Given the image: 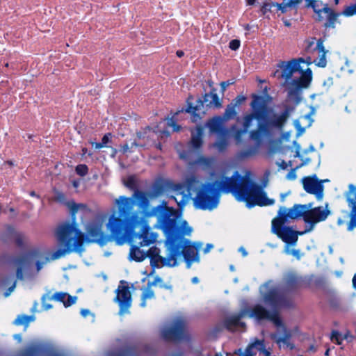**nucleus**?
I'll use <instances>...</instances> for the list:
<instances>
[{"mask_svg":"<svg viewBox=\"0 0 356 356\" xmlns=\"http://www.w3.org/2000/svg\"><path fill=\"white\" fill-rule=\"evenodd\" d=\"M116 204L118 215L113 213L106 224L109 234L104 232L101 222H89L86 234L78 228L75 220L72 222H66L60 225L56 234L60 248L52 254V259H58L74 251L81 252L85 241L88 243H97L100 246H104L110 241H115L118 245L124 244L129 235H134V229L137 225H141L142 220L136 213L130 216L134 207V200L132 199L120 196L116 200Z\"/></svg>","mask_w":356,"mask_h":356,"instance_id":"nucleus-1","label":"nucleus"},{"mask_svg":"<svg viewBox=\"0 0 356 356\" xmlns=\"http://www.w3.org/2000/svg\"><path fill=\"white\" fill-rule=\"evenodd\" d=\"M220 192L231 193L236 200L245 202L248 208L275 203L273 199L267 197L261 186L235 172L230 177L203 185L194 199L195 206L202 210H212L218 204Z\"/></svg>","mask_w":356,"mask_h":356,"instance_id":"nucleus-2","label":"nucleus"},{"mask_svg":"<svg viewBox=\"0 0 356 356\" xmlns=\"http://www.w3.org/2000/svg\"><path fill=\"white\" fill-rule=\"evenodd\" d=\"M146 216H156L157 225L164 234L170 235L172 251L175 252V259L183 256L188 268L194 261H199L198 254L199 245H195L184 236L190 235L192 228L188 226L186 220H183L180 224L178 211L172 207H168V202H162L155 207L149 212H146Z\"/></svg>","mask_w":356,"mask_h":356,"instance_id":"nucleus-3","label":"nucleus"},{"mask_svg":"<svg viewBox=\"0 0 356 356\" xmlns=\"http://www.w3.org/2000/svg\"><path fill=\"white\" fill-rule=\"evenodd\" d=\"M251 98L250 106L252 112L244 115L242 128L236 131L235 138L240 140L248 131L255 119L258 121L257 128L250 131L249 137L259 146L264 138L270 137L275 131H282L290 115V110L286 107L280 114L273 113L268 115V107L265 97L252 93Z\"/></svg>","mask_w":356,"mask_h":356,"instance_id":"nucleus-4","label":"nucleus"},{"mask_svg":"<svg viewBox=\"0 0 356 356\" xmlns=\"http://www.w3.org/2000/svg\"><path fill=\"white\" fill-rule=\"evenodd\" d=\"M303 58H293L289 61H280L277 67L281 69V77L284 79V85L288 89V97L296 105L302 100V90L307 88L312 81V71L310 68L304 70L300 66L305 63Z\"/></svg>","mask_w":356,"mask_h":356,"instance_id":"nucleus-5","label":"nucleus"},{"mask_svg":"<svg viewBox=\"0 0 356 356\" xmlns=\"http://www.w3.org/2000/svg\"><path fill=\"white\" fill-rule=\"evenodd\" d=\"M193 101L194 96L189 95L186 100V107L176 113L178 114L179 112H186L190 114L191 120L193 123L199 122L208 109L220 108L222 106V100L219 98L214 88L211 89L209 92H206L202 97L198 98L195 104Z\"/></svg>","mask_w":356,"mask_h":356,"instance_id":"nucleus-6","label":"nucleus"},{"mask_svg":"<svg viewBox=\"0 0 356 356\" xmlns=\"http://www.w3.org/2000/svg\"><path fill=\"white\" fill-rule=\"evenodd\" d=\"M141 218V225H138L134 229V235H129L127 241H134L137 239L138 245H131L130 248L129 257L130 259L137 262L143 261L147 258V254L143 250L140 249V247L147 246L155 241V237L152 233H149V227L146 224L145 218Z\"/></svg>","mask_w":356,"mask_h":356,"instance_id":"nucleus-7","label":"nucleus"},{"mask_svg":"<svg viewBox=\"0 0 356 356\" xmlns=\"http://www.w3.org/2000/svg\"><path fill=\"white\" fill-rule=\"evenodd\" d=\"M161 336L165 341H189L190 336L188 333L186 319L180 316L174 318L169 326L162 330Z\"/></svg>","mask_w":356,"mask_h":356,"instance_id":"nucleus-8","label":"nucleus"},{"mask_svg":"<svg viewBox=\"0 0 356 356\" xmlns=\"http://www.w3.org/2000/svg\"><path fill=\"white\" fill-rule=\"evenodd\" d=\"M125 185L129 188H130L131 190H134V193L132 195V197L130 198L132 199L133 200H134V205L137 204L138 206L139 212H136V213H138L140 217L149 218L150 216H146V215H145L146 212H145V210L147 213V212L152 211L155 207H154L152 209H149V201L148 197L147 195V193L145 192H143L142 191H139L138 189H137L136 181L134 177H129L127 179V180L125 183ZM133 213H135V212L133 211V209H132L131 212L130 213V216Z\"/></svg>","mask_w":356,"mask_h":356,"instance_id":"nucleus-9","label":"nucleus"},{"mask_svg":"<svg viewBox=\"0 0 356 356\" xmlns=\"http://www.w3.org/2000/svg\"><path fill=\"white\" fill-rule=\"evenodd\" d=\"M286 222L273 218L272 220V232L288 245H294L298 239V235L306 232L295 231L291 227L284 226Z\"/></svg>","mask_w":356,"mask_h":356,"instance_id":"nucleus-10","label":"nucleus"},{"mask_svg":"<svg viewBox=\"0 0 356 356\" xmlns=\"http://www.w3.org/2000/svg\"><path fill=\"white\" fill-rule=\"evenodd\" d=\"M312 203L307 204L306 214L305 216V222L309 225V227L306 228L304 231V232L307 233L311 232L316 223L325 220L330 214V211L327 208L323 209L322 207L312 208ZM326 207H327V204H326Z\"/></svg>","mask_w":356,"mask_h":356,"instance_id":"nucleus-11","label":"nucleus"},{"mask_svg":"<svg viewBox=\"0 0 356 356\" xmlns=\"http://www.w3.org/2000/svg\"><path fill=\"white\" fill-rule=\"evenodd\" d=\"M284 288L288 292H296L302 288L309 286V280L307 277L300 275L296 271L286 272L282 279Z\"/></svg>","mask_w":356,"mask_h":356,"instance_id":"nucleus-12","label":"nucleus"},{"mask_svg":"<svg viewBox=\"0 0 356 356\" xmlns=\"http://www.w3.org/2000/svg\"><path fill=\"white\" fill-rule=\"evenodd\" d=\"M307 204H295L291 208L287 209L281 207L277 212V216L275 218L288 222L289 220H296L302 218L305 221Z\"/></svg>","mask_w":356,"mask_h":356,"instance_id":"nucleus-13","label":"nucleus"},{"mask_svg":"<svg viewBox=\"0 0 356 356\" xmlns=\"http://www.w3.org/2000/svg\"><path fill=\"white\" fill-rule=\"evenodd\" d=\"M116 296L114 301L119 305V315L129 314L132 305L131 293L128 286H119L115 291Z\"/></svg>","mask_w":356,"mask_h":356,"instance_id":"nucleus-14","label":"nucleus"},{"mask_svg":"<svg viewBox=\"0 0 356 356\" xmlns=\"http://www.w3.org/2000/svg\"><path fill=\"white\" fill-rule=\"evenodd\" d=\"M165 236V245L167 248L168 254L166 257H163L160 254L150 260V266L153 268H161L162 266L173 267L177 264V261L175 259V252L172 251L171 243L170 242V235L164 234Z\"/></svg>","mask_w":356,"mask_h":356,"instance_id":"nucleus-15","label":"nucleus"},{"mask_svg":"<svg viewBox=\"0 0 356 356\" xmlns=\"http://www.w3.org/2000/svg\"><path fill=\"white\" fill-rule=\"evenodd\" d=\"M323 180H318L316 175L312 177H305L302 179L304 190L309 193L315 195L318 200H322L323 197Z\"/></svg>","mask_w":356,"mask_h":356,"instance_id":"nucleus-16","label":"nucleus"},{"mask_svg":"<svg viewBox=\"0 0 356 356\" xmlns=\"http://www.w3.org/2000/svg\"><path fill=\"white\" fill-rule=\"evenodd\" d=\"M197 182L195 177L191 176L186 179L184 183L177 184L175 186V190L181 195V200L179 201H177V198L174 197L179 209H182L186 204V195L184 194V192L186 191L190 194L191 192L193 191Z\"/></svg>","mask_w":356,"mask_h":356,"instance_id":"nucleus-17","label":"nucleus"},{"mask_svg":"<svg viewBox=\"0 0 356 356\" xmlns=\"http://www.w3.org/2000/svg\"><path fill=\"white\" fill-rule=\"evenodd\" d=\"M264 301L273 308L281 306H287L289 300L281 294L276 289L268 291L264 295Z\"/></svg>","mask_w":356,"mask_h":356,"instance_id":"nucleus-18","label":"nucleus"},{"mask_svg":"<svg viewBox=\"0 0 356 356\" xmlns=\"http://www.w3.org/2000/svg\"><path fill=\"white\" fill-rule=\"evenodd\" d=\"M355 191L356 186L352 184H350L348 186V191L346 194L347 202H348L349 206L351 207L350 212V220L348 223L347 227L348 231H352L355 227H356V194L355 197H350V195Z\"/></svg>","mask_w":356,"mask_h":356,"instance_id":"nucleus-19","label":"nucleus"},{"mask_svg":"<svg viewBox=\"0 0 356 356\" xmlns=\"http://www.w3.org/2000/svg\"><path fill=\"white\" fill-rule=\"evenodd\" d=\"M244 315V312L241 311L236 314L227 317L222 322L223 326L231 332H236L239 327H245V323L241 321Z\"/></svg>","mask_w":356,"mask_h":356,"instance_id":"nucleus-20","label":"nucleus"},{"mask_svg":"<svg viewBox=\"0 0 356 356\" xmlns=\"http://www.w3.org/2000/svg\"><path fill=\"white\" fill-rule=\"evenodd\" d=\"M39 254L38 250H29L26 254L17 257L13 259L15 265L17 266L16 269V277L18 280L24 279L23 266L28 259L37 257Z\"/></svg>","mask_w":356,"mask_h":356,"instance_id":"nucleus-21","label":"nucleus"},{"mask_svg":"<svg viewBox=\"0 0 356 356\" xmlns=\"http://www.w3.org/2000/svg\"><path fill=\"white\" fill-rule=\"evenodd\" d=\"M206 127L209 129L211 134L223 136L227 133V130L224 126L223 119L219 115L209 119L206 122Z\"/></svg>","mask_w":356,"mask_h":356,"instance_id":"nucleus-22","label":"nucleus"},{"mask_svg":"<svg viewBox=\"0 0 356 356\" xmlns=\"http://www.w3.org/2000/svg\"><path fill=\"white\" fill-rule=\"evenodd\" d=\"M283 335L281 336L277 333H273L270 334V338L280 347L281 344H284L286 348L293 350L295 348L293 343L290 342L291 338V332L286 326H284Z\"/></svg>","mask_w":356,"mask_h":356,"instance_id":"nucleus-23","label":"nucleus"},{"mask_svg":"<svg viewBox=\"0 0 356 356\" xmlns=\"http://www.w3.org/2000/svg\"><path fill=\"white\" fill-rule=\"evenodd\" d=\"M45 352V346L40 344H31L19 350L16 356H43Z\"/></svg>","mask_w":356,"mask_h":356,"instance_id":"nucleus-24","label":"nucleus"},{"mask_svg":"<svg viewBox=\"0 0 356 356\" xmlns=\"http://www.w3.org/2000/svg\"><path fill=\"white\" fill-rule=\"evenodd\" d=\"M56 201L60 202V203H65L67 207L70 209L71 216L72 218V221L75 220V215L78 212L79 209L80 208H86V205L83 204H77L74 201H69L67 202H65L66 197L64 193H58L56 196Z\"/></svg>","mask_w":356,"mask_h":356,"instance_id":"nucleus-25","label":"nucleus"},{"mask_svg":"<svg viewBox=\"0 0 356 356\" xmlns=\"http://www.w3.org/2000/svg\"><path fill=\"white\" fill-rule=\"evenodd\" d=\"M305 1L306 3L305 7L307 8H312L313 11L316 13V21L322 22L324 19V17L322 16V14L324 13L323 9L325 8V4H323V2L319 0Z\"/></svg>","mask_w":356,"mask_h":356,"instance_id":"nucleus-26","label":"nucleus"},{"mask_svg":"<svg viewBox=\"0 0 356 356\" xmlns=\"http://www.w3.org/2000/svg\"><path fill=\"white\" fill-rule=\"evenodd\" d=\"M250 317L254 318L256 320L261 321L268 320L270 312L259 304L254 305L250 309Z\"/></svg>","mask_w":356,"mask_h":356,"instance_id":"nucleus-27","label":"nucleus"},{"mask_svg":"<svg viewBox=\"0 0 356 356\" xmlns=\"http://www.w3.org/2000/svg\"><path fill=\"white\" fill-rule=\"evenodd\" d=\"M203 134H204V129L201 125H197L196 127L195 132L192 131L190 144H191V146L193 149H199L202 146Z\"/></svg>","mask_w":356,"mask_h":356,"instance_id":"nucleus-28","label":"nucleus"},{"mask_svg":"<svg viewBox=\"0 0 356 356\" xmlns=\"http://www.w3.org/2000/svg\"><path fill=\"white\" fill-rule=\"evenodd\" d=\"M324 14L326 15L327 20L324 24V27L334 28L335 23L337 20V17L339 15V13H335L332 8H330L327 4H325V8L323 9Z\"/></svg>","mask_w":356,"mask_h":356,"instance_id":"nucleus-29","label":"nucleus"},{"mask_svg":"<svg viewBox=\"0 0 356 356\" xmlns=\"http://www.w3.org/2000/svg\"><path fill=\"white\" fill-rule=\"evenodd\" d=\"M108 356H139L135 346H127L118 351L109 353Z\"/></svg>","mask_w":356,"mask_h":356,"instance_id":"nucleus-30","label":"nucleus"},{"mask_svg":"<svg viewBox=\"0 0 356 356\" xmlns=\"http://www.w3.org/2000/svg\"><path fill=\"white\" fill-rule=\"evenodd\" d=\"M35 320L34 316H28V315H19L17 318L14 321V324L16 325H24L25 327H27L29 323L31 321H33Z\"/></svg>","mask_w":356,"mask_h":356,"instance_id":"nucleus-31","label":"nucleus"},{"mask_svg":"<svg viewBox=\"0 0 356 356\" xmlns=\"http://www.w3.org/2000/svg\"><path fill=\"white\" fill-rule=\"evenodd\" d=\"M268 320L272 321L275 324V326L281 327L282 330H284V326H285V325L283 324V322H282L281 318L280 317L278 313L276 311L273 312H270L269 318H268Z\"/></svg>","mask_w":356,"mask_h":356,"instance_id":"nucleus-32","label":"nucleus"},{"mask_svg":"<svg viewBox=\"0 0 356 356\" xmlns=\"http://www.w3.org/2000/svg\"><path fill=\"white\" fill-rule=\"evenodd\" d=\"M150 288L151 287H148L147 286V289L142 294L140 306L143 307L146 306L147 299L152 298L154 296V293Z\"/></svg>","mask_w":356,"mask_h":356,"instance_id":"nucleus-33","label":"nucleus"},{"mask_svg":"<svg viewBox=\"0 0 356 356\" xmlns=\"http://www.w3.org/2000/svg\"><path fill=\"white\" fill-rule=\"evenodd\" d=\"M256 152L257 148L255 147H250L239 152L238 156L240 159H245L254 155Z\"/></svg>","mask_w":356,"mask_h":356,"instance_id":"nucleus-34","label":"nucleus"},{"mask_svg":"<svg viewBox=\"0 0 356 356\" xmlns=\"http://www.w3.org/2000/svg\"><path fill=\"white\" fill-rule=\"evenodd\" d=\"M275 8V3L273 2L271 0H267L263 3L261 12L262 15H266L268 12H273L272 8Z\"/></svg>","mask_w":356,"mask_h":356,"instance_id":"nucleus-35","label":"nucleus"},{"mask_svg":"<svg viewBox=\"0 0 356 356\" xmlns=\"http://www.w3.org/2000/svg\"><path fill=\"white\" fill-rule=\"evenodd\" d=\"M255 344H257V350L265 356H270V352L266 348V346L264 341L263 340H257L255 341Z\"/></svg>","mask_w":356,"mask_h":356,"instance_id":"nucleus-36","label":"nucleus"},{"mask_svg":"<svg viewBox=\"0 0 356 356\" xmlns=\"http://www.w3.org/2000/svg\"><path fill=\"white\" fill-rule=\"evenodd\" d=\"M330 339L332 342L341 345L343 341L342 334L337 330H332L330 335Z\"/></svg>","mask_w":356,"mask_h":356,"instance_id":"nucleus-37","label":"nucleus"},{"mask_svg":"<svg viewBox=\"0 0 356 356\" xmlns=\"http://www.w3.org/2000/svg\"><path fill=\"white\" fill-rule=\"evenodd\" d=\"M25 239H26V237L22 233H16L15 235V244L18 248H19L21 249H24L25 248V243H24Z\"/></svg>","mask_w":356,"mask_h":356,"instance_id":"nucleus-38","label":"nucleus"},{"mask_svg":"<svg viewBox=\"0 0 356 356\" xmlns=\"http://www.w3.org/2000/svg\"><path fill=\"white\" fill-rule=\"evenodd\" d=\"M236 115V107L232 105L231 103L227 105L225 111V116L228 118H232Z\"/></svg>","mask_w":356,"mask_h":356,"instance_id":"nucleus-39","label":"nucleus"},{"mask_svg":"<svg viewBox=\"0 0 356 356\" xmlns=\"http://www.w3.org/2000/svg\"><path fill=\"white\" fill-rule=\"evenodd\" d=\"M67 296L65 292H56L51 297H48V300H54L64 304L65 298Z\"/></svg>","mask_w":356,"mask_h":356,"instance_id":"nucleus-40","label":"nucleus"},{"mask_svg":"<svg viewBox=\"0 0 356 356\" xmlns=\"http://www.w3.org/2000/svg\"><path fill=\"white\" fill-rule=\"evenodd\" d=\"M214 146L219 152H224L227 146V142L225 138H220L214 143Z\"/></svg>","mask_w":356,"mask_h":356,"instance_id":"nucleus-41","label":"nucleus"},{"mask_svg":"<svg viewBox=\"0 0 356 356\" xmlns=\"http://www.w3.org/2000/svg\"><path fill=\"white\" fill-rule=\"evenodd\" d=\"M160 252L161 251L159 248H157L156 246H152L146 252L147 257H148L151 260L152 259H154L156 257H157L158 255H159Z\"/></svg>","mask_w":356,"mask_h":356,"instance_id":"nucleus-42","label":"nucleus"},{"mask_svg":"<svg viewBox=\"0 0 356 356\" xmlns=\"http://www.w3.org/2000/svg\"><path fill=\"white\" fill-rule=\"evenodd\" d=\"M75 171L79 176L84 177L88 172V168L86 164H79L76 165Z\"/></svg>","mask_w":356,"mask_h":356,"instance_id":"nucleus-43","label":"nucleus"},{"mask_svg":"<svg viewBox=\"0 0 356 356\" xmlns=\"http://www.w3.org/2000/svg\"><path fill=\"white\" fill-rule=\"evenodd\" d=\"M247 99V97L243 95H237L234 99H232L231 104L235 107H238L243 104Z\"/></svg>","mask_w":356,"mask_h":356,"instance_id":"nucleus-44","label":"nucleus"},{"mask_svg":"<svg viewBox=\"0 0 356 356\" xmlns=\"http://www.w3.org/2000/svg\"><path fill=\"white\" fill-rule=\"evenodd\" d=\"M288 8H291V6L289 5V1L282 3H275V10L277 12L280 10L282 13H285L287 12Z\"/></svg>","mask_w":356,"mask_h":356,"instance_id":"nucleus-45","label":"nucleus"},{"mask_svg":"<svg viewBox=\"0 0 356 356\" xmlns=\"http://www.w3.org/2000/svg\"><path fill=\"white\" fill-rule=\"evenodd\" d=\"M66 298H67V299L65 298V300L64 302V306L65 307H70L71 305H74L77 300L76 296H72L69 294H67Z\"/></svg>","mask_w":356,"mask_h":356,"instance_id":"nucleus-46","label":"nucleus"},{"mask_svg":"<svg viewBox=\"0 0 356 356\" xmlns=\"http://www.w3.org/2000/svg\"><path fill=\"white\" fill-rule=\"evenodd\" d=\"M152 130V128L149 126H147L143 129V131H140L136 132V136L138 139H144L146 138V134L147 132H150Z\"/></svg>","mask_w":356,"mask_h":356,"instance_id":"nucleus-47","label":"nucleus"},{"mask_svg":"<svg viewBox=\"0 0 356 356\" xmlns=\"http://www.w3.org/2000/svg\"><path fill=\"white\" fill-rule=\"evenodd\" d=\"M241 45V42L239 40L234 39L232 40L229 43V47L234 51H236L239 49Z\"/></svg>","mask_w":356,"mask_h":356,"instance_id":"nucleus-48","label":"nucleus"},{"mask_svg":"<svg viewBox=\"0 0 356 356\" xmlns=\"http://www.w3.org/2000/svg\"><path fill=\"white\" fill-rule=\"evenodd\" d=\"M255 347L257 348V344H255V342L249 345L245 351V354L243 355L244 356H254L256 353L252 352V348Z\"/></svg>","mask_w":356,"mask_h":356,"instance_id":"nucleus-49","label":"nucleus"},{"mask_svg":"<svg viewBox=\"0 0 356 356\" xmlns=\"http://www.w3.org/2000/svg\"><path fill=\"white\" fill-rule=\"evenodd\" d=\"M235 81L234 80H227L226 81H222L220 84L221 88V92L223 93L228 86L233 85Z\"/></svg>","mask_w":356,"mask_h":356,"instance_id":"nucleus-50","label":"nucleus"},{"mask_svg":"<svg viewBox=\"0 0 356 356\" xmlns=\"http://www.w3.org/2000/svg\"><path fill=\"white\" fill-rule=\"evenodd\" d=\"M48 297L49 296H47V295H44L41 298L42 307L44 310H48V309L52 308L51 305L46 303V300L48 299Z\"/></svg>","mask_w":356,"mask_h":356,"instance_id":"nucleus-51","label":"nucleus"},{"mask_svg":"<svg viewBox=\"0 0 356 356\" xmlns=\"http://www.w3.org/2000/svg\"><path fill=\"white\" fill-rule=\"evenodd\" d=\"M326 54L322 53V55L320 57L319 61L317 63V65L321 67H325L327 65V60L325 58Z\"/></svg>","mask_w":356,"mask_h":356,"instance_id":"nucleus-52","label":"nucleus"},{"mask_svg":"<svg viewBox=\"0 0 356 356\" xmlns=\"http://www.w3.org/2000/svg\"><path fill=\"white\" fill-rule=\"evenodd\" d=\"M111 133H107L102 137L101 143L104 147H106V144L111 141Z\"/></svg>","mask_w":356,"mask_h":356,"instance_id":"nucleus-53","label":"nucleus"},{"mask_svg":"<svg viewBox=\"0 0 356 356\" xmlns=\"http://www.w3.org/2000/svg\"><path fill=\"white\" fill-rule=\"evenodd\" d=\"M316 49L319 51V52L326 54L327 52L325 50V47L323 45V41L318 40L316 44Z\"/></svg>","mask_w":356,"mask_h":356,"instance_id":"nucleus-54","label":"nucleus"},{"mask_svg":"<svg viewBox=\"0 0 356 356\" xmlns=\"http://www.w3.org/2000/svg\"><path fill=\"white\" fill-rule=\"evenodd\" d=\"M302 1V0H289V5H290L291 8H295L296 9V6Z\"/></svg>","mask_w":356,"mask_h":356,"instance_id":"nucleus-55","label":"nucleus"},{"mask_svg":"<svg viewBox=\"0 0 356 356\" xmlns=\"http://www.w3.org/2000/svg\"><path fill=\"white\" fill-rule=\"evenodd\" d=\"M343 340L346 339L348 341H350L353 339V336L350 334L349 331H347L343 335H342Z\"/></svg>","mask_w":356,"mask_h":356,"instance_id":"nucleus-56","label":"nucleus"},{"mask_svg":"<svg viewBox=\"0 0 356 356\" xmlns=\"http://www.w3.org/2000/svg\"><path fill=\"white\" fill-rule=\"evenodd\" d=\"M161 281H162L161 278L160 277L157 276L154 278V280L152 282L147 283L148 287H151L152 286L155 285L157 282H160Z\"/></svg>","mask_w":356,"mask_h":356,"instance_id":"nucleus-57","label":"nucleus"},{"mask_svg":"<svg viewBox=\"0 0 356 356\" xmlns=\"http://www.w3.org/2000/svg\"><path fill=\"white\" fill-rule=\"evenodd\" d=\"M315 151V147L313 145H310L308 148L305 149L303 152L304 154H307L309 152H313Z\"/></svg>","mask_w":356,"mask_h":356,"instance_id":"nucleus-58","label":"nucleus"},{"mask_svg":"<svg viewBox=\"0 0 356 356\" xmlns=\"http://www.w3.org/2000/svg\"><path fill=\"white\" fill-rule=\"evenodd\" d=\"M291 254L296 257L298 259H300V250H291Z\"/></svg>","mask_w":356,"mask_h":356,"instance_id":"nucleus-59","label":"nucleus"},{"mask_svg":"<svg viewBox=\"0 0 356 356\" xmlns=\"http://www.w3.org/2000/svg\"><path fill=\"white\" fill-rule=\"evenodd\" d=\"M91 144L92 146L95 147V149H97L104 147V145L101 143L91 142Z\"/></svg>","mask_w":356,"mask_h":356,"instance_id":"nucleus-60","label":"nucleus"},{"mask_svg":"<svg viewBox=\"0 0 356 356\" xmlns=\"http://www.w3.org/2000/svg\"><path fill=\"white\" fill-rule=\"evenodd\" d=\"M279 166L282 170H286L288 168V164L285 161H282V162L279 164Z\"/></svg>","mask_w":356,"mask_h":356,"instance_id":"nucleus-61","label":"nucleus"},{"mask_svg":"<svg viewBox=\"0 0 356 356\" xmlns=\"http://www.w3.org/2000/svg\"><path fill=\"white\" fill-rule=\"evenodd\" d=\"M213 247L212 244L208 243L204 249V252L207 253L210 251V250Z\"/></svg>","mask_w":356,"mask_h":356,"instance_id":"nucleus-62","label":"nucleus"},{"mask_svg":"<svg viewBox=\"0 0 356 356\" xmlns=\"http://www.w3.org/2000/svg\"><path fill=\"white\" fill-rule=\"evenodd\" d=\"M90 314V311L88 309H82L81 310V314L83 316V317H86L88 314Z\"/></svg>","mask_w":356,"mask_h":356,"instance_id":"nucleus-63","label":"nucleus"},{"mask_svg":"<svg viewBox=\"0 0 356 356\" xmlns=\"http://www.w3.org/2000/svg\"><path fill=\"white\" fill-rule=\"evenodd\" d=\"M295 169L292 170L290 172L288 173L287 177L289 179H295L296 173L294 172Z\"/></svg>","mask_w":356,"mask_h":356,"instance_id":"nucleus-64","label":"nucleus"}]
</instances>
